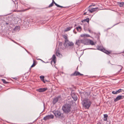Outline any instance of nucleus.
Here are the masks:
<instances>
[{"label": "nucleus", "instance_id": "obj_39", "mask_svg": "<svg viewBox=\"0 0 124 124\" xmlns=\"http://www.w3.org/2000/svg\"><path fill=\"white\" fill-rule=\"evenodd\" d=\"M6 24L7 25H8V23L7 22H6Z\"/></svg>", "mask_w": 124, "mask_h": 124}, {"label": "nucleus", "instance_id": "obj_3", "mask_svg": "<svg viewBox=\"0 0 124 124\" xmlns=\"http://www.w3.org/2000/svg\"><path fill=\"white\" fill-rule=\"evenodd\" d=\"M89 21V20L88 18H87L82 21V22L84 23V29L85 31H86L87 30Z\"/></svg>", "mask_w": 124, "mask_h": 124}, {"label": "nucleus", "instance_id": "obj_7", "mask_svg": "<svg viewBox=\"0 0 124 124\" xmlns=\"http://www.w3.org/2000/svg\"><path fill=\"white\" fill-rule=\"evenodd\" d=\"M124 98V96L120 95H118L114 99V101L115 102H116L119 100L123 99Z\"/></svg>", "mask_w": 124, "mask_h": 124}, {"label": "nucleus", "instance_id": "obj_8", "mask_svg": "<svg viewBox=\"0 0 124 124\" xmlns=\"http://www.w3.org/2000/svg\"><path fill=\"white\" fill-rule=\"evenodd\" d=\"M61 98L60 96H58L54 98L53 101V103L54 104H55L58 101L59 99Z\"/></svg>", "mask_w": 124, "mask_h": 124}, {"label": "nucleus", "instance_id": "obj_14", "mask_svg": "<svg viewBox=\"0 0 124 124\" xmlns=\"http://www.w3.org/2000/svg\"><path fill=\"white\" fill-rule=\"evenodd\" d=\"M82 39H79L77 40L76 44L78 46L80 45V44L82 43Z\"/></svg>", "mask_w": 124, "mask_h": 124}, {"label": "nucleus", "instance_id": "obj_19", "mask_svg": "<svg viewBox=\"0 0 124 124\" xmlns=\"http://www.w3.org/2000/svg\"><path fill=\"white\" fill-rule=\"evenodd\" d=\"M56 59V57L55 55H53L52 57V60L53 61L54 63H55Z\"/></svg>", "mask_w": 124, "mask_h": 124}, {"label": "nucleus", "instance_id": "obj_18", "mask_svg": "<svg viewBox=\"0 0 124 124\" xmlns=\"http://www.w3.org/2000/svg\"><path fill=\"white\" fill-rule=\"evenodd\" d=\"M97 48L98 50L101 51L102 52L103 51V49H104V48H103L102 47L99 46H98L97 47Z\"/></svg>", "mask_w": 124, "mask_h": 124}, {"label": "nucleus", "instance_id": "obj_35", "mask_svg": "<svg viewBox=\"0 0 124 124\" xmlns=\"http://www.w3.org/2000/svg\"><path fill=\"white\" fill-rule=\"evenodd\" d=\"M107 120V118H105L104 120L105 121H106Z\"/></svg>", "mask_w": 124, "mask_h": 124}, {"label": "nucleus", "instance_id": "obj_9", "mask_svg": "<svg viewBox=\"0 0 124 124\" xmlns=\"http://www.w3.org/2000/svg\"><path fill=\"white\" fill-rule=\"evenodd\" d=\"M89 39H82V43L83 44L85 45H88Z\"/></svg>", "mask_w": 124, "mask_h": 124}, {"label": "nucleus", "instance_id": "obj_33", "mask_svg": "<svg viewBox=\"0 0 124 124\" xmlns=\"http://www.w3.org/2000/svg\"><path fill=\"white\" fill-rule=\"evenodd\" d=\"M112 93L114 94H117L116 92L115 91H113L112 92Z\"/></svg>", "mask_w": 124, "mask_h": 124}, {"label": "nucleus", "instance_id": "obj_43", "mask_svg": "<svg viewBox=\"0 0 124 124\" xmlns=\"http://www.w3.org/2000/svg\"><path fill=\"white\" fill-rule=\"evenodd\" d=\"M27 52L28 53H29V52H28V51H27Z\"/></svg>", "mask_w": 124, "mask_h": 124}, {"label": "nucleus", "instance_id": "obj_31", "mask_svg": "<svg viewBox=\"0 0 124 124\" xmlns=\"http://www.w3.org/2000/svg\"><path fill=\"white\" fill-rule=\"evenodd\" d=\"M2 81L3 82V83H7V82H6L5 80L4 79H2Z\"/></svg>", "mask_w": 124, "mask_h": 124}, {"label": "nucleus", "instance_id": "obj_4", "mask_svg": "<svg viewBox=\"0 0 124 124\" xmlns=\"http://www.w3.org/2000/svg\"><path fill=\"white\" fill-rule=\"evenodd\" d=\"M55 116L57 117H60L61 116L62 114L59 111H54L53 112Z\"/></svg>", "mask_w": 124, "mask_h": 124}, {"label": "nucleus", "instance_id": "obj_44", "mask_svg": "<svg viewBox=\"0 0 124 124\" xmlns=\"http://www.w3.org/2000/svg\"><path fill=\"white\" fill-rule=\"evenodd\" d=\"M95 5H93V6H94Z\"/></svg>", "mask_w": 124, "mask_h": 124}, {"label": "nucleus", "instance_id": "obj_34", "mask_svg": "<svg viewBox=\"0 0 124 124\" xmlns=\"http://www.w3.org/2000/svg\"><path fill=\"white\" fill-rule=\"evenodd\" d=\"M104 118H107L108 116L107 115V114H104Z\"/></svg>", "mask_w": 124, "mask_h": 124}, {"label": "nucleus", "instance_id": "obj_26", "mask_svg": "<svg viewBox=\"0 0 124 124\" xmlns=\"http://www.w3.org/2000/svg\"><path fill=\"white\" fill-rule=\"evenodd\" d=\"M35 61L33 60V63L32 65L31 66V68H32L35 66L36 65V64L35 63Z\"/></svg>", "mask_w": 124, "mask_h": 124}, {"label": "nucleus", "instance_id": "obj_25", "mask_svg": "<svg viewBox=\"0 0 124 124\" xmlns=\"http://www.w3.org/2000/svg\"><path fill=\"white\" fill-rule=\"evenodd\" d=\"M76 29L79 32L80 31H81V28L80 26L77 27Z\"/></svg>", "mask_w": 124, "mask_h": 124}, {"label": "nucleus", "instance_id": "obj_40", "mask_svg": "<svg viewBox=\"0 0 124 124\" xmlns=\"http://www.w3.org/2000/svg\"><path fill=\"white\" fill-rule=\"evenodd\" d=\"M86 12H85V13H84V15H85V14H86Z\"/></svg>", "mask_w": 124, "mask_h": 124}, {"label": "nucleus", "instance_id": "obj_21", "mask_svg": "<svg viewBox=\"0 0 124 124\" xmlns=\"http://www.w3.org/2000/svg\"><path fill=\"white\" fill-rule=\"evenodd\" d=\"M56 56L59 57H60V56L61 55V54L60 53L59 51L57 50L56 51Z\"/></svg>", "mask_w": 124, "mask_h": 124}, {"label": "nucleus", "instance_id": "obj_29", "mask_svg": "<svg viewBox=\"0 0 124 124\" xmlns=\"http://www.w3.org/2000/svg\"><path fill=\"white\" fill-rule=\"evenodd\" d=\"M55 5L57 7H60V8H63V7L62 6H60L59 5H58L57 4H55Z\"/></svg>", "mask_w": 124, "mask_h": 124}, {"label": "nucleus", "instance_id": "obj_27", "mask_svg": "<svg viewBox=\"0 0 124 124\" xmlns=\"http://www.w3.org/2000/svg\"><path fill=\"white\" fill-rule=\"evenodd\" d=\"M122 90L120 89L116 91L117 94H118L120 92H122Z\"/></svg>", "mask_w": 124, "mask_h": 124}, {"label": "nucleus", "instance_id": "obj_32", "mask_svg": "<svg viewBox=\"0 0 124 124\" xmlns=\"http://www.w3.org/2000/svg\"><path fill=\"white\" fill-rule=\"evenodd\" d=\"M88 27L87 28H88ZM87 30H88L89 32H90V33H92L93 32L92 31H91L90 29H89V28H88V29H87Z\"/></svg>", "mask_w": 124, "mask_h": 124}, {"label": "nucleus", "instance_id": "obj_16", "mask_svg": "<svg viewBox=\"0 0 124 124\" xmlns=\"http://www.w3.org/2000/svg\"><path fill=\"white\" fill-rule=\"evenodd\" d=\"M80 36L81 37H84V38L87 37H90V36L89 35H88V34H82Z\"/></svg>", "mask_w": 124, "mask_h": 124}, {"label": "nucleus", "instance_id": "obj_36", "mask_svg": "<svg viewBox=\"0 0 124 124\" xmlns=\"http://www.w3.org/2000/svg\"><path fill=\"white\" fill-rule=\"evenodd\" d=\"M52 0V2H53V4L54 3L55 4H55L56 3L54 2V0Z\"/></svg>", "mask_w": 124, "mask_h": 124}, {"label": "nucleus", "instance_id": "obj_17", "mask_svg": "<svg viewBox=\"0 0 124 124\" xmlns=\"http://www.w3.org/2000/svg\"><path fill=\"white\" fill-rule=\"evenodd\" d=\"M72 28V27H68L66 28L64 30L65 32H66L70 31Z\"/></svg>", "mask_w": 124, "mask_h": 124}, {"label": "nucleus", "instance_id": "obj_30", "mask_svg": "<svg viewBox=\"0 0 124 124\" xmlns=\"http://www.w3.org/2000/svg\"><path fill=\"white\" fill-rule=\"evenodd\" d=\"M63 37L64 39H65V40H68V39H67V37L65 35H64L63 36Z\"/></svg>", "mask_w": 124, "mask_h": 124}, {"label": "nucleus", "instance_id": "obj_28", "mask_svg": "<svg viewBox=\"0 0 124 124\" xmlns=\"http://www.w3.org/2000/svg\"><path fill=\"white\" fill-rule=\"evenodd\" d=\"M54 4H53V2H52L51 4H50L49 5L48 7L50 8L51 7H52L53 5Z\"/></svg>", "mask_w": 124, "mask_h": 124}, {"label": "nucleus", "instance_id": "obj_22", "mask_svg": "<svg viewBox=\"0 0 124 124\" xmlns=\"http://www.w3.org/2000/svg\"><path fill=\"white\" fill-rule=\"evenodd\" d=\"M20 27L19 26H16L14 29L16 31H19L20 30Z\"/></svg>", "mask_w": 124, "mask_h": 124}, {"label": "nucleus", "instance_id": "obj_41", "mask_svg": "<svg viewBox=\"0 0 124 124\" xmlns=\"http://www.w3.org/2000/svg\"><path fill=\"white\" fill-rule=\"evenodd\" d=\"M92 6V5H90V6L89 7V8L90 7H91V6Z\"/></svg>", "mask_w": 124, "mask_h": 124}, {"label": "nucleus", "instance_id": "obj_6", "mask_svg": "<svg viewBox=\"0 0 124 124\" xmlns=\"http://www.w3.org/2000/svg\"><path fill=\"white\" fill-rule=\"evenodd\" d=\"M54 117V116L52 115H48L44 117L43 118V119L45 121H46L50 119L53 118Z\"/></svg>", "mask_w": 124, "mask_h": 124}, {"label": "nucleus", "instance_id": "obj_42", "mask_svg": "<svg viewBox=\"0 0 124 124\" xmlns=\"http://www.w3.org/2000/svg\"><path fill=\"white\" fill-rule=\"evenodd\" d=\"M44 81H45V82H46V81H47V80H44Z\"/></svg>", "mask_w": 124, "mask_h": 124}, {"label": "nucleus", "instance_id": "obj_5", "mask_svg": "<svg viewBox=\"0 0 124 124\" xmlns=\"http://www.w3.org/2000/svg\"><path fill=\"white\" fill-rule=\"evenodd\" d=\"M64 44L66 46H71L74 45V44L72 42H70L68 40H65Z\"/></svg>", "mask_w": 124, "mask_h": 124}, {"label": "nucleus", "instance_id": "obj_1", "mask_svg": "<svg viewBox=\"0 0 124 124\" xmlns=\"http://www.w3.org/2000/svg\"><path fill=\"white\" fill-rule=\"evenodd\" d=\"M62 109L65 113L67 114L71 111V105L69 104H65L62 106Z\"/></svg>", "mask_w": 124, "mask_h": 124}, {"label": "nucleus", "instance_id": "obj_23", "mask_svg": "<svg viewBox=\"0 0 124 124\" xmlns=\"http://www.w3.org/2000/svg\"><path fill=\"white\" fill-rule=\"evenodd\" d=\"M40 77L41 80L44 83H45V82L44 80V76H41Z\"/></svg>", "mask_w": 124, "mask_h": 124}, {"label": "nucleus", "instance_id": "obj_45", "mask_svg": "<svg viewBox=\"0 0 124 124\" xmlns=\"http://www.w3.org/2000/svg\"><path fill=\"white\" fill-rule=\"evenodd\" d=\"M74 30H73V31H74Z\"/></svg>", "mask_w": 124, "mask_h": 124}, {"label": "nucleus", "instance_id": "obj_2", "mask_svg": "<svg viewBox=\"0 0 124 124\" xmlns=\"http://www.w3.org/2000/svg\"><path fill=\"white\" fill-rule=\"evenodd\" d=\"M91 104V101L88 100H85L83 101V105L85 108L88 109L90 106Z\"/></svg>", "mask_w": 124, "mask_h": 124}, {"label": "nucleus", "instance_id": "obj_24", "mask_svg": "<svg viewBox=\"0 0 124 124\" xmlns=\"http://www.w3.org/2000/svg\"><path fill=\"white\" fill-rule=\"evenodd\" d=\"M119 4L120 7H122L124 6V2H119Z\"/></svg>", "mask_w": 124, "mask_h": 124}, {"label": "nucleus", "instance_id": "obj_13", "mask_svg": "<svg viewBox=\"0 0 124 124\" xmlns=\"http://www.w3.org/2000/svg\"><path fill=\"white\" fill-rule=\"evenodd\" d=\"M71 96L72 98L75 101H76L78 99L77 97V96L74 94H71Z\"/></svg>", "mask_w": 124, "mask_h": 124}, {"label": "nucleus", "instance_id": "obj_38", "mask_svg": "<svg viewBox=\"0 0 124 124\" xmlns=\"http://www.w3.org/2000/svg\"><path fill=\"white\" fill-rule=\"evenodd\" d=\"M120 66L121 67L120 70H122V68L123 67L122 66Z\"/></svg>", "mask_w": 124, "mask_h": 124}, {"label": "nucleus", "instance_id": "obj_10", "mask_svg": "<svg viewBox=\"0 0 124 124\" xmlns=\"http://www.w3.org/2000/svg\"><path fill=\"white\" fill-rule=\"evenodd\" d=\"M82 75H83V74H81L79 72L77 71H75L71 75V76H77L78 75L82 76Z\"/></svg>", "mask_w": 124, "mask_h": 124}, {"label": "nucleus", "instance_id": "obj_12", "mask_svg": "<svg viewBox=\"0 0 124 124\" xmlns=\"http://www.w3.org/2000/svg\"><path fill=\"white\" fill-rule=\"evenodd\" d=\"M98 9V8L97 7L95 8H93L91 9H88V11H89L90 13H92L97 10Z\"/></svg>", "mask_w": 124, "mask_h": 124}, {"label": "nucleus", "instance_id": "obj_11", "mask_svg": "<svg viewBox=\"0 0 124 124\" xmlns=\"http://www.w3.org/2000/svg\"><path fill=\"white\" fill-rule=\"evenodd\" d=\"M47 89V88H41L37 90V91L39 92H42L46 91Z\"/></svg>", "mask_w": 124, "mask_h": 124}, {"label": "nucleus", "instance_id": "obj_15", "mask_svg": "<svg viewBox=\"0 0 124 124\" xmlns=\"http://www.w3.org/2000/svg\"><path fill=\"white\" fill-rule=\"evenodd\" d=\"M95 44V43L92 40L90 39L88 40V45H94Z\"/></svg>", "mask_w": 124, "mask_h": 124}, {"label": "nucleus", "instance_id": "obj_37", "mask_svg": "<svg viewBox=\"0 0 124 124\" xmlns=\"http://www.w3.org/2000/svg\"><path fill=\"white\" fill-rule=\"evenodd\" d=\"M12 41H13V42H14L15 43H16L17 44V43H16V42L15 41H14V40H12Z\"/></svg>", "mask_w": 124, "mask_h": 124}, {"label": "nucleus", "instance_id": "obj_20", "mask_svg": "<svg viewBox=\"0 0 124 124\" xmlns=\"http://www.w3.org/2000/svg\"><path fill=\"white\" fill-rule=\"evenodd\" d=\"M103 52L107 54H110L111 53L110 52L104 49H103Z\"/></svg>", "mask_w": 124, "mask_h": 124}]
</instances>
